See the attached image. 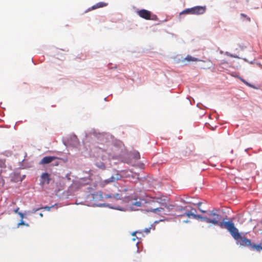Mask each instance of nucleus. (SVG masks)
I'll return each mask as SVG.
<instances>
[{
    "label": "nucleus",
    "mask_w": 262,
    "mask_h": 262,
    "mask_svg": "<svg viewBox=\"0 0 262 262\" xmlns=\"http://www.w3.org/2000/svg\"><path fill=\"white\" fill-rule=\"evenodd\" d=\"M220 227L226 228L231 235L237 241V243L241 246L250 247L254 250L260 251L262 250L261 244H252L250 239L244 237H242L239 233L238 229L234 226L233 223L231 222H225V223H221L220 225Z\"/></svg>",
    "instance_id": "nucleus-1"
},
{
    "label": "nucleus",
    "mask_w": 262,
    "mask_h": 262,
    "mask_svg": "<svg viewBox=\"0 0 262 262\" xmlns=\"http://www.w3.org/2000/svg\"><path fill=\"white\" fill-rule=\"evenodd\" d=\"M219 210L216 209H213L212 210L208 212V215L209 216L204 215L201 216V221H205L207 223L212 224L215 225H219L222 222L220 223V221L222 219V216L220 214L217 213Z\"/></svg>",
    "instance_id": "nucleus-2"
},
{
    "label": "nucleus",
    "mask_w": 262,
    "mask_h": 262,
    "mask_svg": "<svg viewBox=\"0 0 262 262\" xmlns=\"http://www.w3.org/2000/svg\"><path fill=\"white\" fill-rule=\"evenodd\" d=\"M88 201H93V205L100 206L97 204L99 201H101L103 200L102 193L101 191L97 192L95 193L90 194L87 196L86 198Z\"/></svg>",
    "instance_id": "nucleus-3"
},
{
    "label": "nucleus",
    "mask_w": 262,
    "mask_h": 262,
    "mask_svg": "<svg viewBox=\"0 0 262 262\" xmlns=\"http://www.w3.org/2000/svg\"><path fill=\"white\" fill-rule=\"evenodd\" d=\"M137 13L140 17L145 19H151L154 20L157 19V16L156 15H152L150 11L145 9L139 10L137 12Z\"/></svg>",
    "instance_id": "nucleus-4"
},
{
    "label": "nucleus",
    "mask_w": 262,
    "mask_h": 262,
    "mask_svg": "<svg viewBox=\"0 0 262 262\" xmlns=\"http://www.w3.org/2000/svg\"><path fill=\"white\" fill-rule=\"evenodd\" d=\"M146 203V201L144 199H135L134 201L131 202L129 205L132 210L136 211L139 210V207L143 206Z\"/></svg>",
    "instance_id": "nucleus-5"
},
{
    "label": "nucleus",
    "mask_w": 262,
    "mask_h": 262,
    "mask_svg": "<svg viewBox=\"0 0 262 262\" xmlns=\"http://www.w3.org/2000/svg\"><path fill=\"white\" fill-rule=\"evenodd\" d=\"M179 216L181 217L186 216L188 218H193L201 220L202 215L195 214L194 212H192L190 211L187 210L185 212L184 214H180Z\"/></svg>",
    "instance_id": "nucleus-6"
},
{
    "label": "nucleus",
    "mask_w": 262,
    "mask_h": 262,
    "mask_svg": "<svg viewBox=\"0 0 262 262\" xmlns=\"http://www.w3.org/2000/svg\"><path fill=\"white\" fill-rule=\"evenodd\" d=\"M205 7L202 6H195L192 8V14L199 15L203 14L205 12Z\"/></svg>",
    "instance_id": "nucleus-7"
},
{
    "label": "nucleus",
    "mask_w": 262,
    "mask_h": 262,
    "mask_svg": "<svg viewBox=\"0 0 262 262\" xmlns=\"http://www.w3.org/2000/svg\"><path fill=\"white\" fill-rule=\"evenodd\" d=\"M200 60L195 57H193L189 55H188L185 58L182 59L181 62L183 64V65H186L188 63L190 62L193 61H198Z\"/></svg>",
    "instance_id": "nucleus-8"
},
{
    "label": "nucleus",
    "mask_w": 262,
    "mask_h": 262,
    "mask_svg": "<svg viewBox=\"0 0 262 262\" xmlns=\"http://www.w3.org/2000/svg\"><path fill=\"white\" fill-rule=\"evenodd\" d=\"M56 159H57V158L54 156L45 157L40 161L39 164H42V165L47 164L51 163L52 161H53Z\"/></svg>",
    "instance_id": "nucleus-9"
},
{
    "label": "nucleus",
    "mask_w": 262,
    "mask_h": 262,
    "mask_svg": "<svg viewBox=\"0 0 262 262\" xmlns=\"http://www.w3.org/2000/svg\"><path fill=\"white\" fill-rule=\"evenodd\" d=\"M41 183L43 185L44 184H49L50 182L51 181L50 176V174L47 172H44L42 173L41 175Z\"/></svg>",
    "instance_id": "nucleus-10"
},
{
    "label": "nucleus",
    "mask_w": 262,
    "mask_h": 262,
    "mask_svg": "<svg viewBox=\"0 0 262 262\" xmlns=\"http://www.w3.org/2000/svg\"><path fill=\"white\" fill-rule=\"evenodd\" d=\"M107 5V3H104V2H99L97 3L96 4L93 6L91 8H90L88 10L89 11L94 10L97 8H102L106 6Z\"/></svg>",
    "instance_id": "nucleus-11"
},
{
    "label": "nucleus",
    "mask_w": 262,
    "mask_h": 262,
    "mask_svg": "<svg viewBox=\"0 0 262 262\" xmlns=\"http://www.w3.org/2000/svg\"><path fill=\"white\" fill-rule=\"evenodd\" d=\"M111 181H113V182L118 181L119 180L121 179L122 176L118 173H117L114 175H113L111 177Z\"/></svg>",
    "instance_id": "nucleus-12"
},
{
    "label": "nucleus",
    "mask_w": 262,
    "mask_h": 262,
    "mask_svg": "<svg viewBox=\"0 0 262 262\" xmlns=\"http://www.w3.org/2000/svg\"><path fill=\"white\" fill-rule=\"evenodd\" d=\"M164 211V209L163 208H155V209H150V210H147V211H151V212H154L155 213H158L159 212H161L162 211Z\"/></svg>",
    "instance_id": "nucleus-13"
},
{
    "label": "nucleus",
    "mask_w": 262,
    "mask_h": 262,
    "mask_svg": "<svg viewBox=\"0 0 262 262\" xmlns=\"http://www.w3.org/2000/svg\"><path fill=\"white\" fill-rule=\"evenodd\" d=\"M111 178L107 179L104 181H101L100 183V185L101 187H104L105 185L108 184L111 182H113V181H111Z\"/></svg>",
    "instance_id": "nucleus-14"
},
{
    "label": "nucleus",
    "mask_w": 262,
    "mask_h": 262,
    "mask_svg": "<svg viewBox=\"0 0 262 262\" xmlns=\"http://www.w3.org/2000/svg\"><path fill=\"white\" fill-rule=\"evenodd\" d=\"M240 15H241L242 19L243 21H248V22H250L251 21L250 18L249 16H248L247 15H246L244 13H241Z\"/></svg>",
    "instance_id": "nucleus-15"
},
{
    "label": "nucleus",
    "mask_w": 262,
    "mask_h": 262,
    "mask_svg": "<svg viewBox=\"0 0 262 262\" xmlns=\"http://www.w3.org/2000/svg\"><path fill=\"white\" fill-rule=\"evenodd\" d=\"M192 14V8L186 9L180 13V15L181 14Z\"/></svg>",
    "instance_id": "nucleus-16"
},
{
    "label": "nucleus",
    "mask_w": 262,
    "mask_h": 262,
    "mask_svg": "<svg viewBox=\"0 0 262 262\" xmlns=\"http://www.w3.org/2000/svg\"><path fill=\"white\" fill-rule=\"evenodd\" d=\"M20 225H25L26 226H29V224L25 223V222H24V221L23 220H21L20 221V222L17 224V227H19Z\"/></svg>",
    "instance_id": "nucleus-17"
},
{
    "label": "nucleus",
    "mask_w": 262,
    "mask_h": 262,
    "mask_svg": "<svg viewBox=\"0 0 262 262\" xmlns=\"http://www.w3.org/2000/svg\"><path fill=\"white\" fill-rule=\"evenodd\" d=\"M119 196V194H114V195H113V196L110 195V194H106V195H105V198H112V197L117 198Z\"/></svg>",
    "instance_id": "nucleus-18"
},
{
    "label": "nucleus",
    "mask_w": 262,
    "mask_h": 262,
    "mask_svg": "<svg viewBox=\"0 0 262 262\" xmlns=\"http://www.w3.org/2000/svg\"><path fill=\"white\" fill-rule=\"evenodd\" d=\"M201 204H202V203H201V202H199V203L197 204V205H198V207H199V210H200L201 212H203V213L206 212L205 211L203 210V209H202L200 207V206L201 205Z\"/></svg>",
    "instance_id": "nucleus-19"
},
{
    "label": "nucleus",
    "mask_w": 262,
    "mask_h": 262,
    "mask_svg": "<svg viewBox=\"0 0 262 262\" xmlns=\"http://www.w3.org/2000/svg\"><path fill=\"white\" fill-rule=\"evenodd\" d=\"M20 217H21V220H23V219L24 218V214L21 213V212H19L18 214Z\"/></svg>",
    "instance_id": "nucleus-20"
},
{
    "label": "nucleus",
    "mask_w": 262,
    "mask_h": 262,
    "mask_svg": "<svg viewBox=\"0 0 262 262\" xmlns=\"http://www.w3.org/2000/svg\"><path fill=\"white\" fill-rule=\"evenodd\" d=\"M40 209H42V208H36V209H33L32 210V213H35L36 211H37L38 210H40Z\"/></svg>",
    "instance_id": "nucleus-21"
},
{
    "label": "nucleus",
    "mask_w": 262,
    "mask_h": 262,
    "mask_svg": "<svg viewBox=\"0 0 262 262\" xmlns=\"http://www.w3.org/2000/svg\"><path fill=\"white\" fill-rule=\"evenodd\" d=\"M150 228H146L144 230V232L148 233L150 232Z\"/></svg>",
    "instance_id": "nucleus-22"
},
{
    "label": "nucleus",
    "mask_w": 262,
    "mask_h": 262,
    "mask_svg": "<svg viewBox=\"0 0 262 262\" xmlns=\"http://www.w3.org/2000/svg\"><path fill=\"white\" fill-rule=\"evenodd\" d=\"M52 207H48V206H46L43 208H42L43 209H46L48 211H50L51 208Z\"/></svg>",
    "instance_id": "nucleus-23"
},
{
    "label": "nucleus",
    "mask_w": 262,
    "mask_h": 262,
    "mask_svg": "<svg viewBox=\"0 0 262 262\" xmlns=\"http://www.w3.org/2000/svg\"><path fill=\"white\" fill-rule=\"evenodd\" d=\"M135 158L136 159H139L140 158V155L139 153H137V154L135 155Z\"/></svg>",
    "instance_id": "nucleus-24"
},
{
    "label": "nucleus",
    "mask_w": 262,
    "mask_h": 262,
    "mask_svg": "<svg viewBox=\"0 0 262 262\" xmlns=\"http://www.w3.org/2000/svg\"><path fill=\"white\" fill-rule=\"evenodd\" d=\"M19 209V207H17V208H16V209L14 210V212H15V213H17V214H18V213L19 212L18 211Z\"/></svg>",
    "instance_id": "nucleus-25"
},
{
    "label": "nucleus",
    "mask_w": 262,
    "mask_h": 262,
    "mask_svg": "<svg viewBox=\"0 0 262 262\" xmlns=\"http://www.w3.org/2000/svg\"><path fill=\"white\" fill-rule=\"evenodd\" d=\"M242 81H243L245 83H246L247 85H250V84H249L247 82H246L245 80H244V79H242Z\"/></svg>",
    "instance_id": "nucleus-26"
},
{
    "label": "nucleus",
    "mask_w": 262,
    "mask_h": 262,
    "mask_svg": "<svg viewBox=\"0 0 262 262\" xmlns=\"http://www.w3.org/2000/svg\"><path fill=\"white\" fill-rule=\"evenodd\" d=\"M189 222V220H184L183 221V223H188Z\"/></svg>",
    "instance_id": "nucleus-27"
},
{
    "label": "nucleus",
    "mask_w": 262,
    "mask_h": 262,
    "mask_svg": "<svg viewBox=\"0 0 262 262\" xmlns=\"http://www.w3.org/2000/svg\"><path fill=\"white\" fill-rule=\"evenodd\" d=\"M180 210H181V211L185 210V208L182 207V208L180 209Z\"/></svg>",
    "instance_id": "nucleus-28"
},
{
    "label": "nucleus",
    "mask_w": 262,
    "mask_h": 262,
    "mask_svg": "<svg viewBox=\"0 0 262 262\" xmlns=\"http://www.w3.org/2000/svg\"><path fill=\"white\" fill-rule=\"evenodd\" d=\"M39 215H40L41 217H42V216H43V214H42L41 213H40L39 214Z\"/></svg>",
    "instance_id": "nucleus-29"
},
{
    "label": "nucleus",
    "mask_w": 262,
    "mask_h": 262,
    "mask_svg": "<svg viewBox=\"0 0 262 262\" xmlns=\"http://www.w3.org/2000/svg\"><path fill=\"white\" fill-rule=\"evenodd\" d=\"M136 233V232H135L133 233V236L135 235Z\"/></svg>",
    "instance_id": "nucleus-30"
},
{
    "label": "nucleus",
    "mask_w": 262,
    "mask_h": 262,
    "mask_svg": "<svg viewBox=\"0 0 262 262\" xmlns=\"http://www.w3.org/2000/svg\"><path fill=\"white\" fill-rule=\"evenodd\" d=\"M74 138L75 139H77V137H76L75 136H74Z\"/></svg>",
    "instance_id": "nucleus-31"
}]
</instances>
